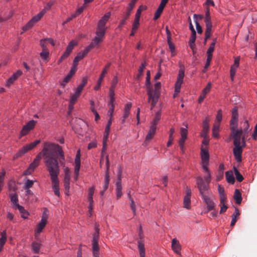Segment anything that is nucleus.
<instances>
[{
    "mask_svg": "<svg viewBox=\"0 0 257 257\" xmlns=\"http://www.w3.org/2000/svg\"><path fill=\"white\" fill-rule=\"evenodd\" d=\"M41 156L46 158H59L61 165H63L65 162V157L62 147L55 143H45L41 152Z\"/></svg>",
    "mask_w": 257,
    "mask_h": 257,
    "instance_id": "f257e3e1",
    "label": "nucleus"
},
{
    "mask_svg": "<svg viewBox=\"0 0 257 257\" xmlns=\"http://www.w3.org/2000/svg\"><path fill=\"white\" fill-rule=\"evenodd\" d=\"M241 131L232 129L231 136L233 138V145L234 146L233 149V154L235 160L239 162L241 161V154L243 148L246 146L245 142H241Z\"/></svg>",
    "mask_w": 257,
    "mask_h": 257,
    "instance_id": "f03ea898",
    "label": "nucleus"
},
{
    "mask_svg": "<svg viewBox=\"0 0 257 257\" xmlns=\"http://www.w3.org/2000/svg\"><path fill=\"white\" fill-rule=\"evenodd\" d=\"M198 184V190L201 198L206 205V208L204 211V213H207L215 208V204L211 199L210 196L212 193L210 190H207V186L204 185L202 181H200Z\"/></svg>",
    "mask_w": 257,
    "mask_h": 257,
    "instance_id": "7ed1b4c3",
    "label": "nucleus"
},
{
    "mask_svg": "<svg viewBox=\"0 0 257 257\" xmlns=\"http://www.w3.org/2000/svg\"><path fill=\"white\" fill-rule=\"evenodd\" d=\"M58 158H46L45 164L49 173L50 178H57L60 172Z\"/></svg>",
    "mask_w": 257,
    "mask_h": 257,
    "instance_id": "20e7f679",
    "label": "nucleus"
},
{
    "mask_svg": "<svg viewBox=\"0 0 257 257\" xmlns=\"http://www.w3.org/2000/svg\"><path fill=\"white\" fill-rule=\"evenodd\" d=\"M111 15L110 12L106 13L99 21L97 24L96 31L100 35H105L106 28L105 27Z\"/></svg>",
    "mask_w": 257,
    "mask_h": 257,
    "instance_id": "39448f33",
    "label": "nucleus"
},
{
    "mask_svg": "<svg viewBox=\"0 0 257 257\" xmlns=\"http://www.w3.org/2000/svg\"><path fill=\"white\" fill-rule=\"evenodd\" d=\"M48 215V210L47 208H45L43 213L41 221L37 225V227L35 230L36 237L39 235V234L41 232L42 230L46 226L47 223Z\"/></svg>",
    "mask_w": 257,
    "mask_h": 257,
    "instance_id": "423d86ee",
    "label": "nucleus"
},
{
    "mask_svg": "<svg viewBox=\"0 0 257 257\" xmlns=\"http://www.w3.org/2000/svg\"><path fill=\"white\" fill-rule=\"evenodd\" d=\"M40 143V140H36L29 145H27L24 146L19 151V152L17 153H16L14 155V159L15 160V159H17L21 157V156L24 155L25 154H26L27 152L33 149L34 147H35Z\"/></svg>",
    "mask_w": 257,
    "mask_h": 257,
    "instance_id": "0eeeda50",
    "label": "nucleus"
},
{
    "mask_svg": "<svg viewBox=\"0 0 257 257\" xmlns=\"http://www.w3.org/2000/svg\"><path fill=\"white\" fill-rule=\"evenodd\" d=\"M99 233H94L93 235V239L92 240V251L93 257H99V247L98 245Z\"/></svg>",
    "mask_w": 257,
    "mask_h": 257,
    "instance_id": "6e6552de",
    "label": "nucleus"
},
{
    "mask_svg": "<svg viewBox=\"0 0 257 257\" xmlns=\"http://www.w3.org/2000/svg\"><path fill=\"white\" fill-rule=\"evenodd\" d=\"M184 67L183 65H180L177 81L175 83V92L176 94L180 92L181 86L183 83L184 77Z\"/></svg>",
    "mask_w": 257,
    "mask_h": 257,
    "instance_id": "1a4fd4ad",
    "label": "nucleus"
},
{
    "mask_svg": "<svg viewBox=\"0 0 257 257\" xmlns=\"http://www.w3.org/2000/svg\"><path fill=\"white\" fill-rule=\"evenodd\" d=\"M104 35H100L96 32V36L92 40L91 43L84 50L88 53L93 48L96 47L99 44L102 42Z\"/></svg>",
    "mask_w": 257,
    "mask_h": 257,
    "instance_id": "9d476101",
    "label": "nucleus"
},
{
    "mask_svg": "<svg viewBox=\"0 0 257 257\" xmlns=\"http://www.w3.org/2000/svg\"><path fill=\"white\" fill-rule=\"evenodd\" d=\"M65 177L64 179V185L66 191L65 194L68 195L70 189V172L68 168L64 169Z\"/></svg>",
    "mask_w": 257,
    "mask_h": 257,
    "instance_id": "9b49d317",
    "label": "nucleus"
},
{
    "mask_svg": "<svg viewBox=\"0 0 257 257\" xmlns=\"http://www.w3.org/2000/svg\"><path fill=\"white\" fill-rule=\"evenodd\" d=\"M75 45V44L73 41L70 42L69 43V44H68V46L66 48L65 51L59 59L58 61V63L59 64L61 63L64 60H65L69 56Z\"/></svg>",
    "mask_w": 257,
    "mask_h": 257,
    "instance_id": "f8f14e48",
    "label": "nucleus"
},
{
    "mask_svg": "<svg viewBox=\"0 0 257 257\" xmlns=\"http://www.w3.org/2000/svg\"><path fill=\"white\" fill-rule=\"evenodd\" d=\"M36 123V121L34 120L29 121L26 124L23 126L21 132V136H24L28 134L31 130L33 129Z\"/></svg>",
    "mask_w": 257,
    "mask_h": 257,
    "instance_id": "ddd939ff",
    "label": "nucleus"
},
{
    "mask_svg": "<svg viewBox=\"0 0 257 257\" xmlns=\"http://www.w3.org/2000/svg\"><path fill=\"white\" fill-rule=\"evenodd\" d=\"M211 179V177L210 173H207V175L204 176V179H203L201 176L197 177L196 180L197 188H198V183L201 180L204 185L207 186V190L206 191L209 190V184L210 183Z\"/></svg>",
    "mask_w": 257,
    "mask_h": 257,
    "instance_id": "4468645a",
    "label": "nucleus"
},
{
    "mask_svg": "<svg viewBox=\"0 0 257 257\" xmlns=\"http://www.w3.org/2000/svg\"><path fill=\"white\" fill-rule=\"evenodd\" d=\"M161 83L160 82H158L155 83V89L153 90L151 86V85L150 86H147V94H148V92L150 90L151 94L154 96H160V88H161Z\"/></svg>",
    "mask_w": 257,
    "mask_h": 257,
    "instance_id": "2eb2a0df",
    "label": "nucleus"
},
{
    "mask_svg": "<svg viewBox=\"0 0 257 257\" xmlns=\"http://www.w3.org/2000/svg\"><path fill=\"white\" fill-rule=\"evenodd\" d=\"M42 18L41 14H38L36 16L34 17L25 26L23 27L24 31L30 29L35 23L38 22Z\"/></svg>",
    "mask_w": 257,
    "mask_h": 257,
    "instance_id": "dca6fc26",
    "label": "nucleus"
},
{
    "mask_svg": "<svg viewBox=\"0 0 257 257\" xmlns=\"http://www.w3.org/2000/svg\"><path fill=\"white\" fill-rule=\"evenodd\" d=\"M191 195V189L187 187L186 189V195L184 198V207L187 209H189L190 206V197Z\"/></svg>",
    "mask_w": 257,
    "mask_h": 257,
    "instance_id": "f3484780",
    "label": "nucleus"
},
{
    "mask_svg": "<svg viewBox=\"0 0 257 257\" xmlns=\"http://www.w3.org/2000/svg\"><path fill=\"white\" fill-rule=\"evenodd\" d=\"M22 74V71L21 70H18L16 73H14L13 75L9 78L6 84L7 87H10L12 85L14 82L16 81L18 78Z\"/></svg>",
    "mask_w": 257,
    "mask_h": 257,
    "instance_id": "a211bd4d",
    "label": "nucleus"
},
{
    "mask_svg": "<svg viewBox=\"0 0 257 257\" xmlns=\"http://www.w3.org/2000/svg\"><path fill=\"white\" fill-rule=\"evenodd\" d=\"M110 63H108L105 66V67L104 68V69H103L102 71V73L97 81V84L94 87V89L97 90L98 89H99L100 87V85H101V81L102 80V79H103V77L104 76V75L107 73V71L108 70V69L110 67Z\"/></svg>",
    "mask_w": 257,
    "mask_h": 257,
    "instance_id": "6ab92c4d",
    "label": "nucleus"
},
{
    "mask_svg": "<svg viewBox=\"0 0 257 257\" xmlns=\"http://www.w3.org/2000/svg\"><path fill=\"white\" fill-rule=\"evenodd\" d=\"M139 236L140 239L138 240V247L139 251L140 257H145V248L144 241L141 238V233L140 232Z\"/></svg>",
    "mask_w": 257,
    "mask_h": 257,
    "instance_id": "aec40b11",
    "label": "nucleus"
},
{
    "mask_svg": "<svg viewBox=\"0 0 257 257\" xmlns=\"http://www.w3.org/2000/svg\"><path fill=\"white\" fill-rule=\"evenodd\" d=\"M51 180L52 184V189L54 194L57 196L59 197L60 194L59 192L58 178H52Z\"/></svg>",
    "mask_w": 257,
    "mask_h": 257,
    "instance_id": "412c9836",
    "label": "nucleus"
},
{
    "mask_svg": "<svg viewBox=\"0 0 257 257\" xmlns=\"http://www.w3.org/2000/svg\"><path fill=\"white\" fill-rule=\"evenodd\" d=\"M172 248L174 251L178 254L180 255L181 245L176 238H173L172 240Z\"/></svg>",
    "mask_w": 257,
    "mask_h": 257,
    "instance_id": "4be33fe9",
    "label": "nucleus"
},
{
    "mask_svg": "<svg viewBox=\"0 0 257 257\" xmlns=\"http://www.w3.org/2000/svg\"><path fill=\"white\" fill-rule=\"evenodd\" d=\"M116 195L117 199L122 195L120 174L118 175V180L116 183Z\"/></svg>",
    "mask_w": 257,
    "mask_h": 257,
    "instance_id": "5701e85b",
    "label": "nucleus"
},
{
    "mask_svg": "<svg viewBox=\"0 0 257 257\" xmlns=\"http://www.w3.org/2000/svg\"><path fill=\"white\" fill-rule=\"evenodd\" d=\"M41 153H39L35 158L33 162L29 165V168L33 171L39 165L40 160L41 159Z\"/></svg>",
    "mask_w": 257,
    "mask_h": 257,
    "instance_id": "b1692460",
    "label": "nucleus"
},
{
    "mask_svg": "<svg viewBox=\"0 0 257 257\" xmlns=\"http://www.w3.org/2000/svg\"><path fill=\"white\" fill-rule=\"evenodd\" d=\"M148 102L151 103V109H152L155 107L157 102H158L159 97L152 95L151 94L150 90L148 92Z\"/></svg>",
    "mask_w": 257,
    "mask_h": 257,
    "instance_id": "393cba45",
    "label": "nucleus"
},
{
    "mask_svg": "<svg viewBox=\"0 0 257 257\" xmlns=\"http://www.w3.org/2000/svg\"><path fill=\"white\" fill-rule=\"evenodd\" d=\"M156 131V126L151 125L148 133L146 137V142L149 141L153 138Z\"/></svg>",
    "mask_w": 257,
    "mask_h": 257,
    "instance_id": "a878e982",
    "label": "nucleus"
},
{
    "mask_svg": "<svg viewBox=\"0 0 257 257\" xmlns=\"http://www.w3.org/2000/svg\"><path fill=\"white\" fill-rule=\"evenodd\" d=\"M87 53L88 52H86L85 50L82 52L78 53L73 60V64L77 65L78 62L80 60L82 59L87 54Z\"/></svg>",
    "mask_w": 257,
    "mask_h": 257,
    "instance_id": "bb28decb",
    "label": "nucleus"
},
{
    "mask_svg": "<svg viewBox=\"0 0 257 257\" xmlns=\"http://www.w3.org/2000/svg\"><path fill=\"white\" fill-rule=\"evenodd\" d=\"M236 130L241 131V135H242V134H248V133L251 130V128H249V124L248 122V121L247 120H245L243 122L242 129H237Z\"/></svg>",
    "mask_w": 257,
    "mask_h": 257,
    "instance_id": "cd10ccee",
    "label": "nucleus"
},
{
    "mask_svg": "<svg viewBox=\"0 0 257 257\" xmlns=\"http://www.w3.org/2000/svg\"><path fill=\"white\" fill-rule=\"evenodd\" d=\"M201 157L202 162H209V155L208 151L203 148L201 149Z\"/></svg>",
    "mask_w": 257,
    "mask_h": 257,
    "instance_id": "c85d7f7f",
    "label": "nucleus"
},
{
    "mask_svg": "<svg viewBox=\"0 0 257 257\" xmlns=\"http://www.w3.org/2000/svg\"><path fill=\"white\" fill-rule=\"evenodd\" d=\"M233 198L234 200H235V203L237 204H240L241 200H242V197H241V194L238 189H235L234 195H233Z\"/></svg>",
    "mask_w": 257,
    "mask_h": 257,
    "instance_id": "c756f323",
    "label": "nucleus"
},
{
    "mask_svg": "<svg viewBox=\"0 0 257 257\" xmlns=\"http://www.w3.org/2000/svg\"><path fill=\"white\" fill-rule=\"evenodd\" d=\"M226 181L228 183L233 184L235 182V179L232 172L228 171L225 173Z\"/></svg>",
    "mask_w": 257,
    "mask_h": 257,
    "instance_id": "7c9ffc66",
    "label": "nucleus"
},
{
    "mask_svg": "<svg viewBox=\"0 0 257 257\" xmlns=\"http://www.w3.org/2000/svg\"><path fill=\"white\" fill-rule=\"evenodd\" d=\"M129 200L130 201V207L133 211V214L135 215L136 214V207L134 201L131 196L130 192L127 193Z\"/></svg>",
    "mask_w": 257,
    "mask_h": 257,
    "instance_id": "2f4dec72",
    "label": "nucleus"
},
{
    "mask_svg": "<svg viewBox=\"0 0 257 257\" xmlns=\"http://www.w3.org/2000/svg\"><path fill=\"white\" fill-rule=\"evenodd\" d=\"M239 212L238 209L237 208H235L234 213H233V214L231 216L232 220H231V221L230 223V226L231 227H233L235 225V224L237 221L236 217L237 216H239Z\"/></svg>",
    "mask_w": 257,
    "mask_h": 257,
    "instance_id": "473e14b6",
    "label": "nucleus"
},
{
    "mask_svg": "<svg viewBox=\"0 0 257 257\" xmlns=\"http://www.w3.org/2000/svg\"><path fill=\"white\" fill-rule=\"evenodd\" d=\"M87 82L86 77H84L81 80L80 84L78 86L76 89V91L81 93L83 87L85 86Z\"/></svg>",
    "mask_w": 257,
    "mask_h": 257,
    "instance_id": "72a5a7b5",
    "label": "nucleus"
},
{
    "mask_svg": "<svg viewBox=\"0 0 257 257\" xmlns=\"http://www.w3.org/2000/svg\"><path fill=\"white\" fill-rule=\"evenodd\" d=\"M146 7L145 6H141L139 7V8L137 10L136 14L135 15V21L139 22L141 14V12L143 10H146Z\"/></svg>",
    "mask_w": 257,
    "mask_h": 257,
    "instance_id": "f704fd0d",
    "label": "nucleus"
},
{
    "mask_svg": "<svg viewBox=\"0 0 257 257\" xmlns=\"http://www.w3.org/2000/svg\"><path fill=\"white\" fill-rule=\"evenodd\" d=\"M10 197L12 203L14 204L16 207H17L18 204H19L18 195L16 193H11L10 194Z\"/></svg>",
    "mask_w": 257,
    "mask_h": 257,
    "instance_id": "c9c22d12",
    "label": "nucleus"
},
{
    "mask_svg": "<svg viewBox=\"0 0 257 257\" xmlns=\"http://www.w3.org/2000/svg\"><path fill=\"white\" fill-rule=\"evenodd\" d=\"M22 214V217L25 219L27 218L28 215V212L25 209L24 207L19 204L16 207Z\"/></svg>",
    "mask_w": 257,
    "mask_h": 257,
    "instance_id": "e433bc0d",
    "label": "nucleus"
},
{
    "mask_svg": "<svg viewBox=\"0 0 257 257\" xmlns=\"http://www.w3.org/2000/svg\"><path fill=\"white\" fill-rule=\"evenodd\" d=\"M161 112L158 111L156 113L155 116L151 123V125L156 126V125H157V124L159 122V121L161 119Z\"/></svg>",
    "mask_w": 257,
    "mask_h": 257,
    "instance_id": "4c0bfd02",
    "label": "nucleus"
},
{
    "mask_svg": "<svg viewBox=\"0 0 257 257\" xmlns=\"http://www.w3.org/2000/svg\"><path fill=\"white\" fill-rule=\"evenodd\" d=\"M7 240L6 230H4L1 232V237L0 238V246H4Z\"/></svg>",
    "mask_w": 257,
    "mask_h": 257,
    "instance_id": "58836bf2",
    "label": "nucleus"
},
{
    "mask_svg": "<svg viewBox=\"0 0 257 257\" xmlns=\"http://www.w3.org/2000/svg\"><path fill=\"white\" fill-rule=\"evenodd\" d=\"M106 175H105V178H104V182H105V184H109V177L108 175L109 161H108V158L107 157H106Z\"/></svg>",
    "mask_w": 257,
    "mask_h": 257,
    "instance_id": "ea45409f",
    "label": "nucleus"
},
{
    "mask_svg": "<svg viewBox=\"0 0 257 257\" xmlns=\"http://www.w3.org/2000/svg\"><path fill=\"white\" fill-rule=\"evenodd\" d=\"M41 244L37 242H33L32 244V250L35 253H38L40 250Z\"/></svg>",
    "mask_w": 257,
    "mask_h": 257,
    "instance_id": "a19ab883",
    "label": "nucleus"
},
{
    "mask_svg": "<svg viewBox=\"0 0 257 257\" xmlns=\"http://www.w3.org/2000/svg\"><path fill=\"white\" fill-rule=\"evenodd\" d=\"M139 25H140L139 22L134 21V22H133V25H132V32L130 34V36H134L137 30L138 29Z\"/></svg>",
    "mask_w": 257,
    "mask_h": 257,
    "instance_id": "79ce46f5",
    "label": "nucleus"
},
{
    "mask_svg": "<svg viewBox=\"0 0 257 257\" xmlns=\"http://www.w3.org/2000/svg\"><path fill=\"white\" fill-rule=\"evenodd\" d=\"M80 168V158L75 157V172L77 174L79 172Z\"/></svg>",
    "mask_w": 257,
    "mask_h": 257,
    "instance_id": "37998d69",
    "label": "nucleus"
},
{
    "mask_svg": "<svg viewBox=\"0 0 257 257\" xmlns=\"http://www.w3.org/2000/svg\"><path fill=\"white\" fill-rule=\"evenodd\" d=\"M234 172L237 181L239 182L242 181L243 177L238 170L236 168H234Z\"/></svg>",
    "mask_w": 257,
    "mask_h": 257,
    "instance_id": "c03bdc74",
    "label": "nucleus"
},
{
    "mask_svg": "<svg viewBox=\"0 0 257 257\" xmlns=\"http://www.w3.org/2000/svg\"><path fill=\"white\" fill-rule=\"evenodd\" d=\"M209 119L206 118L203 122V131L204 133L206 134L209 129Z\"/></svg>",
    "mask_w": 257,
    "mask_h": 257,
    "instance_id": "a18cd8bd",
    "label": "nucleus"
},
{
    "mask_svg": "<svg viewBox=\"0 0 257 257\" xmlns=\"http://www.w3.org/2000/svg\"><path fill=\"white\" fill-rule=\"evenodd\" d=\"M53 4H54V2H52V1L49 2V3H47V5L45 7L44 9L41 12H40L39 13V14H41L42 17L44 15V14L46 12V11H47L50 9V8H51V7L53 5Z\"/></svg>",
    "mask_w": 257,
    "mask_h": 257,
    "instance_id": "49530a36",
    "label": "nucleus"
},
{
    "mask_svg": "<svg viewBox=\"0 0 257 257\" xmlns=\"http://www.w3.org/2000/svg\"><path fill=\"white\" fill-rule=\"evenodd\" d=\"M238 119H234L231 118L230 120V130H231V134H232V129L233 128L234 130H236V127L237 125Z\"/></svg>",
    "mask_w": 257,
    "mask_h": 257,
    "instance_id": "de8ad7c7",
    "label": "nucleus"
},
{
    "mask_svg": "<svg viewBox=\"0 0 257 257\" xmlns=\"http://www.w3.org/2000/svg\"><path fill=\"white\" fill-rule=\"evenodd\" d=\"M80 94L81 93L75 91V93L71 96L70 102H71L72 104H75Z\"/></svg>",
    "mask_w": 257,
    "mask_h": 257,
    "instance_id": "09e8293b",
    "label": "nucleus"
},
{
    "mask_svg": "<svg viewBox=\"0 0 257 257\" xmlns=\"http://www.w3.org/2000/svg\"><path fill=\"white\" fill-rule=\"evenodd\" d=\"M211 29L212 28H206L205 32V41L204 43H206L207 40L210 38L211 35Z\"/></svg>",
    "mask_w": 257,
    "mask_h": 257,
    "instance_id": "8fccbe9b",
    "label": "nucleus"
},
{
    "mask_svg": "<svg viewBox=\"0 0 257 257\" xmlns=\"http://www.w3.org/2000/svg\"><path fill=\"white\" fill-rule=\"evenodd\" d=\"M238 112H237V107H234L232 109L231 111V118H233L234 119H238Z\"/></svg>",
    "mask_w": 257,
    "mask_h": 257,
    "instance_id": "3c124183",
    "label": "nucleus"
},
{
    "mask_svg": "<svg viewBox=\"0 0 257 257\" xmlns=\"http://www.w3.org/2000/svg\"><path fill=\"white\" fill-rule=\"evenodd\" d=\"M34 184V181L27 179L24 186V189H30Z\"/></svg>",
    "mask_w": 257,
    "mask_h": 257,
    "instance_id": "603ef678",
    "label": "nucleus"
},
{
    "mask_svg": "<svg viewBox=\"0 0 257 257\" xmlns=\"http://www.w3.org/2000/svg\"><path fill=\"white\" fill-rule=\"evenodd\" d=\"M204 22L205 23L206 28H212V25L211 22L210 17H205Z\"/></svg>",
    "mask_w": 257,
    "mask_h": 257,
    "instance_id": "864d4df0",
    "label": "nucleus"
},
{
    "mask_svg": "<svg viewBox=\"0 0 257 257\" xmlns=\"http://www.w3.org/2000/svg\"><path fill=\"white\" fill-rule=\"evenodd\" d=\"M6 172L4 170L0 173V189H2L4 186V181L5 179Z\"/></svg>",
    "mask_w": 257,
    "mask_h": 257,
    "instance_id": "5fc2aeb1",
    "label": "nucleus"
},
{
    "mask_svg": "<svg viewBox=\"0 0 257 257\" xmlns=\"http://www.w3.org/2000/svg\"><path fill=\"white\" fill-rule=\"evenodd\" d=\"M163 11V9L160 8L158 7L157 10L155 13L154 17V20H157L161 16L162 12Z\"/></svg>",
    "mask_w": 257,
    "mask_h": 257,
    "instance_id": "6e6d98bb",
    "label": "nucleus"
},
{
    "mask_svg": "<svg viewBox=\"0 0 257 257\" xmlns=\"http://www.w3.org/2000/svg\"><path fill=\"white\" fill-rule=\"evenodd\" d=\"M211 84L210 82L208 83L206 86L202 90L201 93L206 95L210 90Z\"/></svg>",
    "mask_w": 257,
    "mask_h": 257,
    "instance_id": "4d7b16f0",
    "label": "nucleus"
},
{
    "mask_svg": "<svg viewBox=\"0 0 257 257\" xmlns=\"http://www.w3.org/2000/svg\"><path fill=\"white\" fill-rule=\"evenodd\" d=\"M145 67V64L144 63H142L141 65L140 66L139 69V72L137 76V78L138 79L140 78V77L143 75V73L144 71V69Z\"/></svg>",
    "mask_w": 257,
    "mask_h": 257,
    "instance_id": "13d9d810",
    "label": "nucleus"
},
{
    "mask_svg": "<svg viewBox=\"0 0 257 257\" xmlns=\"http://www.w3.org/2000/svg\"><path fill=\"white\" fill-rule=\"evenodd\" d=\"M239 58L237 57L235 58L234 63L231 66L230 69L235 70L237 69V68L239 66Z\"/></svg>",
    "mask_w": 257,
    "mask_h": 257,
    "instance_id": "bf43d9fd",
    "label": "nucleus"
},
{
    "mask_svg": "<svg viewBox=\"0 0 257 257\" xmlns=\"http://www.w3.org/2000/svg\"><path fill=\"white\" fill-rule=\"evenodd\" d=\"M49 53L47 49L42 50L40 53V56L43 59H46L48 57Z\"/></svg>",
    "mask_w": 257,
    "mask_h": 257,
    "instance_id": "052dcab7",
    "label": "nucleus"
},
{
    "mask_svg": "<svg viewBox=\"0 0 257 257\" xmlns=\"http://www.w3.org/2000/svg\"><path fill=\"white\" fill-rule=\"evenodd\" d=\"M94 187H92L89 188V192H88V200L91 201V200H93V195L94 192Z\"/></svg>",
    "mask_w": 257,
    "mask_h": 257,
    "instance_id": "680f3d73",
    "label": "nucleus"
},
{
    "mask_svg": "<svg viewBox=\"0 0 257 257\" xmlns=\"http://www.w3.org/2000/svg\"><path fill=\"white\" fill-rule=\"evenodd\" d=\"M222 120V111L221 109H219L218 110L216 116V120L215 122H218L219 123L220 122V121Z\"/></svg>",
    "mask_w": 257,
    "mask_h": 257,
    "instance_id": "e2e57ef3",
    "label": "nucleus"
},
{
    "mask_svg": "<svg viewBox=\"0 0 257 257\" xmlns=\"http://www.w3.org/2000/svg\"><path fill=\"white\" fill-rule=\"evenodd\" d=\"M72 76H70L69 74H67V76L64 78L63 82L61 83V85L64 87L67 83H68Z\"/></svg>",
    "mask_w": 257,
    "mask_h": 257,
    "instance_id": "0e129e2a",
    "label": "nucleus"
},
{
    "mask_svg": "<svg viewBox=\"0 0 257 257\" xmlns=\"http://www.w3.org/2000/svg\"><path fill=\"white\" fill-rule=\"evenodd\" d=\"M181 132V136L182 138H187L188 131L186 128L184 127H181L180 129Z\"/></svg>",
    "mask_w": 257,
    "mask_h": 257,
    "instance_id": "69168bd1",
    "label": "nucleus"
},
{
    "mask_svg": "<svg viewBox=\"0 0 257 257\" xmlns=\"http://www.w3.org/2000/svg\"><path fill=\"white\" fill-rule=\"evenodd\" d=\"M77 66V65H74V64H73V66L72 67L70 71H69V72L68 74H69L70 76H71L72 77V76L75 74V73L76 71Z\"/></svg>",
    "mask_w": 257,
    "mask_h": 257,
    "instance_id": "338daca9",
    "label": "nucleus"
},
{
    "mask_svg": "<svg viewBox=\"0 0 257 257\" xmlns=\"http://www.w3.org/2000/svg\"><path fill=\"white\" fill-rule=\"evenodd\" d=\"M209 164V162H202V166L203 170L206 172V173H210L209 169L208 168V165Z\"/></svg>",
    "mask_w": 257,
    "mask_h": 257,
    "instance_id": "774afa93",
    "label": "nucleus"
}]
</instances>
